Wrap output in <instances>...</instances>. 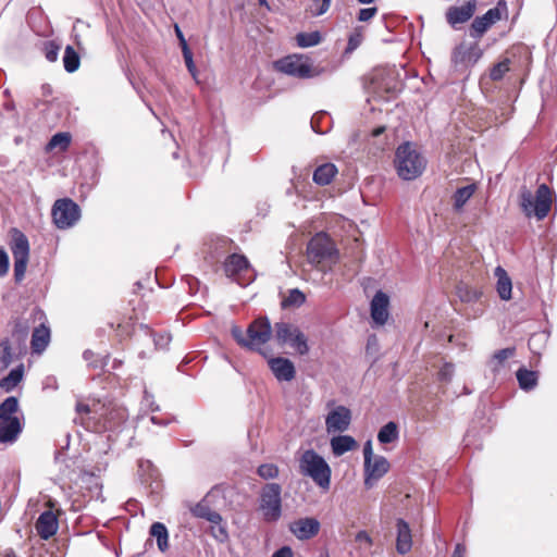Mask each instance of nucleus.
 <instances>
[{"label":"nucleus","mask_w":557,"mask_h":557,"mask_svg":"<svg viewBox=\"0 0 557 557\" xmlns=\"http://www.w3.org/2000/svg\"><path fill=\"white\" fill-rule=\"evenodd\" d=\"M508 8L505 0H499L496 7L490 9L482 16H478L473 20L470 28V36L473 38H481L484 33L495 23L500 21L503 17H507Z\"/></svg>","instance_id":"nucleus-9"},{"label":"nucleus","mask_w":557,"mask_h":557,"mask_svg":"<svg viewBox=\"0 0 557 557\" xmlns=\"http://www.w3.org/2000/svg\"><path fill=\"white\" fill-rule=\"evenodd\" d=\"M476 1L471 0L461 7H449L445 13L447 23L456 28L457 25L468 22L474 14Z\"/></svg>","instance_id":"nucleus-13"},{"label":"nucleus","mask_w":557,"mask_h":557,"mask_svg":"<svg viewBox=\"0 0 557 557\" xmlns=\"http://www.w3.org/2000/svg\"><path fill=\"white\" fill-rule=\"evenodd\" d=\"M81 64V58L72 46H66L63 55L64 70L69 73H73L78 70Z\"/></svg>","instance_id":"nucleus-34"},{"label":"nucleus","mask_w":557,"mask_h":557,"mask_svg":"<svg viewBox=\"0 0 557 557\" xmlns=\"http://www.w3.org/2000/svg\"><path fill=\"white\" fill-rule=\"evenodd\" d=\"M150 421L153 423V424H158V425H168L169 424V420H161L159 419L158 417L156 416H152L150 418Z\"/></svg>","instance_id":"nucleus-64"},{"label":"nucleus","mask_w":557,"mask_h":557,"mask_svg":"<svg viewBox=\"0 0 557 557\" xmlns=\"http://www.w3.org/2000/svg\"><path fill=\"white\" fill-rule=\"evenodd\" d=\"M60 49L61 46L53 40L46 41L42 46V52L49 62H55L58 60Z\"/></svg>","instance_id":"nucleus-40"},{"label":"nucleus","mask_w":557,"mask_h":557,"mask_svg":"<svg viewBox=\"0 0 557 557\" xmlns=\"http://www.w3.org/2000/svg\"><path fill=\"white\" fill-rule=\"evenodd\" d=\"M325 116H326V114H324V113H321L319 115L315 114V115L312 116V119H311V127H312V129L315 133H318V134H325L327 132V128L326 129H322L320 127V123H318L319 119H322V117H325Z\"/></svg>","instance_id":"nucleus-55"},{"label":"nucleus","mask_w":557,"mask_h":557,"mask_svg":"<svg viewBox=\"0 0 557 557\" xmlns=\"http://www.w3.org/2000/svg\"><path fill=\"white\" fill-rule=\"evenodd\" d=\"M355 541L357 543L364 544L367 547L372 545V539L367 531H359L355 536Z\"/></svg>","instance_id":"nucleus-54"},{"label":"nucleus","mask_w":557,"mask_h":557,"mask_svg":"<svg viewBox=\"0 0 557 557\" xmlns=\"http://www.w3.org/2000/svg\"><path fill=\"white\" fill-rule=\"evenodd\" d=\"M71 144L70 133H57L54 134L47 145L48 150L59 148L60 151H65Z\"/></svg>","instance_id":"nucleus-37"},{"label":"nucleus","mask_w":557,"mask_h":557,"mask_svg":"<svg viewBox=\"0 0 557 557\" xmlns=\"http://www.w3.org/2000/svg\"><path fill=\"white\" fill-rule=\"evenodd\" d=\"M274 337L278 345H288L301 356L309 352L308 339L295 324L288 322L275 323Z\"/></svg>","instance_id":"nucleus-7"},{"label":"nucleus","mask_w":557,"mask_h":557,"mask_svg":"<svg viewBox=\"0 0 557 557\" xmlns=\"http://www.w3.org/2000/svg\"><path fill=\"white\" fill-rule=\"evenodd\" d=\"M274 69L283 74L300 79L318 77L323 73V69L314 66L309 57L297 53L276 60Z\"/></svg>","instance_id":"nucleus-4"},{"label":"nucleus","mask_w":557,"mask_h":557,"mask_svg":"<svg viewBox=\"0 0 557 557\" xmlns=\"http://www.w3.org/2000/svg\"><path fill=\"white\" fill-rule=\"evenodd\" d=\"M301 474L309 476L322 490L327 491L331 485V468L325 459L313 449L304 451L299 459Z\"/></svg>","instance_id":"nucleus-3"},{"label":"nucleus","mask_w":557,"mask_h":557,"mask_svg":"<svg viewBox=\"0 0 557 557\" xmlns=\"http://www.w3.org/2000/svg\"><path fill=\"white\" fill-rule=\"evenodd\" d=\"M389 297L379 290L371 300V318L376 325H384L388 319Z\"/></svg>","instance_id":"nucleus-16"},{"label":"nucleus","mask_w":557,"mask_h":557,"mask_svg":"<svg viewBox=\"0 0 557 557\" xmlns=\"http://www.w3.org/2000/svg\"><path fill=\"white\" fill-rule=\"evenodd\" d=\"M104 418L103 428L111 429L115 425L113 422L116 420H123L124 419V411L123 410H107L104 413L101 414Z\"/></svg>","instance_id":"nucleus-45"},{"label":"nucleus","mask_w":557,"mask_h":557,"mask_svg":"<svg viewBox=\"0 0 557 557\" xmlns=\"http://www.w3.org/2000/svg\"><path fill=\"white\" fill-rule=\"evenodd\" d=\"M363 458H364V465L368 463L374 458L373 457V451H372V445H371V442L368 441L366 444H364V447H363Z\"/></svg>","instance_id":"nucleus-56"},{"label":"nucleus","mask_w":557,"mask_h":557,"mask_svg":"<svg viewBox=\"0 0 557 557\" xmlns=\"http://www.w3.org/2000/svg\"><path fill=\"white\" fill-rule=\"evenodd\" d=\"M307 258L313 265L335 263L339 251L334 240L324 232L317 233L307 245Z\"/></svg>","instance_id":"nucleus-5"},{"label":"nucleus","mask_w":557,"mask_h":557,"mask_svg":"<svg viewBox=\"0 0 557 557\" xmlns=\"http://www.w3.org/2000/svg\"><path fill=\"white\" fill-rule=\"evenodd\" d=\"M306 301L305 294L298 288L289 289L288 295L282 300V307L286 308H298Z\"/></svg>","instance_id":"nucleus-36"},{"label":"nucleus","mask_w":557,"mask_h":557,"mask_svg":"<svg viewBox=\"0 0 557 557\" xmlns=\"http://www.w3.org/2000/svg\"><path fill=\"white\" fill-rule=\"evenodd\" d=\"M76 411L82 414V413H90L91 412V409L88 405H85V404H77L76 405Z\"/></svg>","instance_id":"nucleus-63"},{"label":"nucleus","mask_w":557,"mask_h":557,"mask_svg":"<svg viewBox=\"0 0 557 557\" xmlns=\"http://www.w3.org/2000/svg\"><path fill=\"white\" fill-rule=\"evenodd\" d=\"M232 336L235 338V341L243 347L248 348V336L245 337L244 333L240 327L233 326L231 330Z\"/></svg>","instance_id":"nucleus-49"},{"label":"nucleus","mask_w":557,"mask_h":557,"mask_svg":"<svg viewBox=\"0 0 557 557\" xmlns=\"http://www.w3.org/2000/svg\"><path fill=\"white\" fill-rule=\"evenodd\" d=\"M13 335H18L21 338H25L27 336V326L16 323Z\"/></svg>","instance_id":"nucleus-60"},{"label":"nucleus","mask_w":557,"mask_h":557,"mask_svg":"<svg viewBox=\"0 0 557 557\" xmlns=\"http://www.w3.org/2000/svg\"><path fill=\"white\" fill-rule=\"evenodd\" d=\"M28 258L14 259V277L16 282L24 278Z\"/></svg>","instance_id":"nucleus-46"},{"label":"nucleus","mask_w":557,"mask_h":557,"mask_svg":"<svg viewBox=\"0 0 557 557\" xmlns=\"http://www.w3.org/2000/svg\"><path fill=\"white\" fill-rule=\"evenodd\" d=\"M465 555H466V546L461 543H458L455 546L451 557H465Z\"/></svg>","instance_id":"nucleus-61"},{"label":"nucleus","mask_w":557,"mask_h":557,"mask_svg":"<svg viewBox=\"0 0 557 557\" xmlns=\"http://www.w3.org/2000/svg\"><path fill=\"white\" fill-rule=\"evenodd\" d=\"M389 469L388 460L383 456H375L369 465H364V485L371 488L375 481L381 479Z\"/></svg>","instance_id":"nucleus-15"},{"label":"nucleus","mask_w":557,"mask_h":557,"mask_svg":"<svg viewBox=\"0 0 557 557\" xmlns=\"http://www.w3.org/2000/svg\"><path fill=\"white\" fill-rule=\"evenodd\" d=\"M282 486L267 483L260 492L259 509L267 522H275L282 516Z\"/></svg>","instance_id":"nucleus-6"},{"label":"nucleus","mask_w":557,"mask_h":557,"mask_svg":"<svg viewBox=\"0 0 557 557\" xmlns=\"http://www.w3.org/2000/svg\"><path fill=\"white\" fill-rule=\"evenodd\" d=\"M297 46L300 48H309L319 45L322 36L319 32L299 33L296 35Z\"/></svg>","instance_id":"nucleus-35"},{"label":"nucleus","mask_w":557,"mask_h":557,"mask_svg":"<svg viewBox=\"0 0 557 557\" xmlns=\"http://www.w3.org/2000/svg\"><path fill=\"white\" fill-rule=\"evenodd\" d=\"M426 166L425 158L411 143L401 144L395 153V168L404 181H412L422 175Z\"/></svg>","instance_id":"nucleus-1"},{"label":"nucleus","mask_w":557,"mask_h":557,"mask_svg":"<svg viewBox=\"0 0 557 557\" xmlns=\"http://www.w3.org/2000/svg\"><path fill=\"white\" fill-rule=\"evenodd\" d=\"M268 364L275 379L280 382H290L296 376L295 366L287 358L273 357L268 360Z\"/></svg>","instance_id":"nucleus-14"},{"label":"nucleus","mask_w":557,"mask_h":557,"mask_svg":"<svg viewBox=\"0 0 557 557\" xmlns=\"http://www.w3.org/2000/svg\"><path fill=\"white\" fill-rule=\"evenodd\" d=\"M11 250L14 259L29 257L28 239L18 230H13Z\"/></svg>","instance_id":"nucleus-22"},{"label":"nucleus","mask_w":557,"mask_h":557,"mask_svg":"<svg viewBox=\"0 0 557 557\" xmlns=\"http://www.w3.org/2000/svg\"><path fill=\"white\" fill-rule=\"evenodd\" d=\"M362 38L363 37L360 32H354L348 38L346 52H352L354 50H356L361 45Z\"/></svg>","instance_id":"nucleus-47"},{"label":"nucleus","mask_w":557,"mask_h":557,"mask_svg":"<svg viewBox=\"0 0 557 557\" xmlns=\"http://www.w3.org/2000/svg\"><path fill=\"white\" fill-rule=\"evenodd\" d=\"M350 422L351 411L345 406L335 407L325 417V426L329 434L347 431Z\"/></svg>","instance_id":"nucleus-12"},{"label":"nucleus","mask_w":557,"mask_h":557,"mask_svg":"<svg viewBox=\"0 0 557 557\" xmlns=\"http://www.w3.org/2000/svg\"><path fill=\"white\" fill-rule=\"evenodd\" d=\"M457 296L462 302H472L478 298V293L474 289H471L466 284H459L457 286Z\"/></svg>","instance_id":"nucleus-42"},{"label":"nucleus","mask_w":557,"mask_h":557,"mask_svg":"<svg viewBox=\"0 0 557 557\" xmlns=\"http://www.w3.org/2000/svg\"><path fill=\"white\" fill-rule=\"evenodd\" d=\"M222 522L223 520L219 521V523H211L212 525L210 529L211 535L220 543H224L225 541L228 540L226 527Z\"/></svg>","instance_id":"nucleus-44"},{"label":"nucleus","mask_w":557,"mask_h":557,"mask_svg":"<svg viewBox=\"0 0 557 557\" xmlns=\"http://www.w3.org/2000/svg\"><path fill=\"white\" fill-rule=\"evenodd\" d=\"M336 173L337 169L333 163H324L314 170L312 178L315 184L325 186L332 182Z\"/></svg>","instance_id":"nucleus-27"},{"label":"nucleus","mask_w":557,"mask_h":557,"mask_svg":"<svg viewBox=\"0 0 557 557\" xmlns=\"http://www.w3.org/2000/svg\"><path fill=\"white\" fill-rule=\"evenodd\" d=\"M454 374V366L451 363H445L438 372V376L442 381H450Z\"/></svg>","instance_id":"nucleus-51"},{"label":"nucleus","mask_w":557,"mask_h":557,"mask_svg":"<svg viewBox=\"0 0 557 557\" xmlns=\"http://www.w3.org/2000/svg\"><path fill=\"white\" fill-rule=\"evenodd\" d=\"M170 339V335H159L158 337L154 338V344L159 348H165L169 345Z\"/></svg>","instance_id":"nucleus-58"},{"label":"nucleus","mask_w":557,"mask_h":557,"mask_svg":"<svg viewBox=\"0 0 557 557\" xmlns=\"http://www.w3.org/2000/svg\"><path fill=\"white\" fill-rule=\"evenodd\" d=\"M175 34L180 40V45H181V48H182V52L186 51V49H189L187 42H186V39L181 30V28L175 25Z\"/></svg>","instance_id":"nucleus-59"},{"label":"nucleus","mask_w":557,"mask_h":557,"mask_svg":"<svg viewBox=\"0 0 557 557\" xmlns=\"http://www.w3.org/2000/svg\"><path fill=\"white\" fill-rule=\"evenodd\" d=\"M330 444H331L332 453L336 457H339V456L346 454L347 451L355 449L358 446L356 440L350 435L333 436L331 438Z\"/></svg>","instance_id":"nucleus-21"},{"label":"nucleus","mask_w":557,"mask_h":557,"mask_svg":"<svg viewBox=\"0 0 557 557\" xmlns=\"http://www.w3.org/2000/svg\"><path fill=\"white\" fill-rule=\"evenodd\" d=\"M51 213L55 226L60 230L72 227L81 218L78 205L69 198L57 200Z\"/></svg>","instance_id":"nucleus-8"},{"label":"nucleus","mask_w":557,"mask_h":557,"mask_svg":"<svg viewBox=\"0 0 557 557\" xmlns=\"http://www.w3.org/2000/svg\"><path fill=\"white\" fill-rule=\"evenodd\" d=\"M519 386L523 391H531L537 385V372L520 368L516 373Z\"/></svg>","instance_id":"nucleus-29"},{"label":"nucleus","mask_w":557,"mask_h":557,"mask_svg":"<svg viewBox=\"0 0 557 557\" xmlns=\"http://www.w3.org/2000/svg\"><path fill=\"white\" fill-rule=\"evenodd\" d=\"M95 354L91 350H85L83 354L84 359L88 361L91 367L97 368L98 364L92 360Z\"/></svg>","instance_id":"nucleus-62"},{"label":"nucleus","mask_w":557,"mask_h":557,"mask_svg":"<svg viewBox=\"0 0 557 557\" xmlns=\"http://www.w3.org/2000/svg\"><path fill=\"white\" fill-rule=\"evenodd\" d=\"M35 527L38 535L42 540H48L53 536L59 529L58 518L50 510L44 511L38 517Z\"/></svg>","instance_id":"nucleus-18"},{"label":"nucleus","mask_w":557,"mask_h":557,"mask_svg":"<svg viewBox=\"0 0 557 557\" xmlns=\"http://www.w3.org/2000/svg\"><path fill=\"white\" fill-rule=\"evenodd\" d=\"M509 70L510 60L506 58L491 69L490 77L492 81H500Z\"/></svg>","instance_id":"nucleus-39"},{"label":"nucleus","mask_w":557,"mask_h":557,"mask_svg":"<svg viewBox=\"0 0 557 557\" xmlns=\"http://www.w3.org/2000/svg\"><path fill=\"white\" fill-rule=\"evenodd\" d=\"M17 411V398L14 396L8 397L0 404V420L18 419L16 416H14Z\"/></svg>","instance_id":"nucleus-33"},{"label":"nucleus","mask_w":557,"mask_h":557,"mask_svg":"<svg viewBox=\"0 0 557 557\" xmlns=\"http://www.w3.org/2000/svg\"><path fill=\"white\" fill-rule=\"evenodd\" d=\"M396 527H397L396 549L399 554L405 555L412 547L411 531H410L409 524L403 519L397 520Z\"/></svg>","instance_id":"nucleus-19"},{"label":"nucleus","mask_w":557,"mask_h":557,"mask_svg":"<svg viewBox=\"0 0 557 557\" xmlns=\"http://www.w3.org/2000/svg\"><path fill=\"white\" fill-rule=\"evenodd\" d=\"M24 374L23 366L12 369L10 373L0 380V388L7 393L13 391L22 381Z\"/></svg>","instance_id":"nucleus-31"},{"label":"nucleus","mask_w":557,"mask_h":557,"mask_svg":"<svg viewBox=\"0 0 557 557\" xmlns=\"http://www.w3.org/2000/svg\"><path fill=\"white\" fill-rule=\"evenodd\" d=\"M21 432L20 419L0 420V443L14 442Z\"/></svg>","instance_id":"nucleus-20"},{"label":"nucleus","mask_w":557,"mask_h":557,"mask_svg":"<svg viewBox=\"0 0 557 557\" xmlns=\"http://www.w3.org/2000/svg\"><path fill=\"white\" fill-rule=\"evenodd\" d=\"M272 557H294L293 549L289 546H283L277 549Z\"/></svg>","instance_id":"nucleus-57"},{"label":"nucleus","mask_w":557,"mask_h":557,"mask_svg":"<svg viewBox=\"0 0 557 557\" xmlns=\"http://www.w3.org/2000/svg\"><path fill=\"white\" fill-rule=\"evenodd\" d=\"M475 190H476L475 184H470V185L458 188L451 197L454 211L461 212L465 205L474 195Z\"/></svg>","instance_id":"nucleus-26"},{"label":"nucleus","mask_w":557,"mask_h":557,"mask_svg":"<svg viewBox=\"0 0 557 557\" xmlns=\"http://www.w3.org/2000/svg\"><path fill=\"white\" fill-rule=\"evenodd\" d=\"M149 533L157 540V545L160 552L164 553L169 548V532L162 522H154L151 524Z\"/></svg>","instance_id":"nucleus-28"},{"label":"nucleus","mask_w":557,"mask_h":557,"mask_svg":"<svg viewBox=\"0 0 557 557\" xmlns=\"http://www.w3.org/2000/svg\"><path fill=\"white\" fill-rule=\"evenodd\" d=\"M497 277V293L502 300H509L511 298L512 283L507 272L502 268L495 269Z\"/></svg>","instance_id":"nucleus-25"},{"label":"nucleus","mask_w":557,"mask_h":557,"mask_svg":"<svg viewBox=\"0 0 557 557\" xmlns=\"http://www.w3.org/2000/svg\"><path fill=\"white\" fill-rule=\"evenodd\" d=\"M249 262L245 256L233 253L228 256L224 262V271L227 276H233L246 271Z\"/></svg>","instance_id":"nucleus-24"},{"label":"nucleus","mask_w":557,"mask_h":557,"mask_svg":"<svg viewBox=\"0 0 557 557\" xmlns=\"http://www.w3.org/2000/svg\"><path fill=\"white\" fill-rule=\"evenodd\" d=\"M483 51L478 44L461 42L451 53V63L456 70L468 69L474 65L482 57Z\"/></svg>","instance_id":"nucleus-11"},{"label":"nucleus","mask_w":557,"mask_h":557,"mask_svg":"<svg viewBox=\"0 0 557 557\" xmlns=\"http://www.w3.org/2000/svg\"><path fill=\"white\" fill-rule=\"evenodd\" d=\"M290 532L298 540H309L320 531V522L315 518H301L290 524Z\"/></svg>","instance_id":"nucleus-17"},{"label":"nucleus","mask_w":557,"mask_h":557,"mask_svg":"<svg viewBox=\"0 0 557 557\" xmlns=\"http://www.w3.org/2000/svg\"><path fill=\"white\" fill-rule=\"evenodd\" d=\"M553 193L546 184H541L535 195L525 187L520 190V206L528 216H535L539 221L545 219L550 210Z\"/></svg>","instance_id":"nucleus-2"},{"label":"nucleus","mask_w":557,"mask_h":557,"mask_svg":"<svg viewBox=\"0 0 557 557\" xmlns=\"http://www.w3.org/2000/svg\"><path fill=\"white\" fill-rule=\"evenodd\" d=\"M515 351L513 347H507L496 351L492 359L493 371H498V369L504 366V362L515 355Z\"/></svg>","instance_id":"nucleus-38"},{"label":"nucleus","mask_w":557,"mask_h":557,"mask_svg":"<svg viewBox=\"0 0 557 557\" xmlns=\"http://www.w3.org/2000/svg\"><path fill=\"white\" fill-rule=\"evenodd\" d=\"M272 332L274 327L267 317L256 319L247 329L248 349L260 351V347L270 341Z\"/></svg>","instance_id":"nucleus-10"},{"label":"nucleus","mask_w":557,"mask_h":557,"mask_svg":"<svg viewBox=\"0 0 557 557\" xmlns=\"http://www.w3.org/2000/svg\"><path fill=\"white\" fill-rule=\"evenodd\" d=\"M1 355H0V368H8L12 362L11 345L9 339H3L0 343Z\"/></svg>","instance_id":"nucleus-43"},{"label":"nucleus","mask_w":557,"mask_h":557,"mask_svg":"<svg viewBox=\"0 0 557 557\" xmlns=\"http://www.w3.org/2000/svg\"><path fill=\"white\" fill-rule=\"evenodd\" d=\"M9 269V257L8 253L0 248V276L7 274Z\"/></svg>","instance_id":"nucleus-53"},{"label":"nucleus","mask_w":557,"mask_h":557,"mask_svg":"<svg viewBox=\"0 0 557 557\" xmlns=\"http://www.w3.org/2000/svg\"><path fill=\"white\" fill-rule=\"evenodd\" d=\"M398 426L395 422L389 421L383 425L377 433V441L381 444H389L398 438Z\"/></svg>","instance_id":"nucleus-32"},{"label":"nucleus","mask_w":557,"mask_h":557,"mask_svg":"<svg viewBox=\"0 0 557 557\" xmlns=\"http://www.w3.org/2000/svg\"><path fill=\"white\" fill-rule=\"evenodd\" d=\"M183 57L188 72L191 74L194 78H196L198 72L194 63L193 53L190 49H186V51L183 52Z\"/></svg>","instance_id":"nucleus-48"},{"label":"nucleus","mask_w":557,"mask_h":557,"mask_svg":"<svg viewBox=\"0 0 557 557\" xmlns=\"http://www.w3.org/2000/svg\"><path fill=\"white\" fill-rule=\"evenodd\" d=\"M278 468L274 463H263L257 469V473L263 480H272L278 476Z\"/></svg>","instance_id":"nucleus-41"},{"label":"nucleus","mask_w":557,"mask_h":557,"mask_svg":"<svg viewBox=\"0 0 557 557\" xmlns=\"http://www.w3.org/2000/svg\"><path fill=\"white\" fill-rule=\"evenodd\" d=\"M50 342V330L45 324L35 327L32 335V349L34 352H42Z\"/></svg>","instance_id":"nucleus-23"},{"label":"nucleus","mask_w":557,"mask_h":557,"mask_svg":"<svg viewBox=\"0 0 557 557\" xmlns=\"http://www.w3.org/2000/svg\"><path fill=\"white\" fill-rule=\"evenodd\" d=\"M331 5V0H322V3L320 5H317L315 8H311V13L313 16H320L324 14Z\"/></svg>","instance_id":"nucleus-52"},{"label":"nucleus","mask_w":557,"mask_h":557,"mask_svg":"<svg viewBox=\"0 0 557 557\" xmlns=\"http://www.w3.org/2000/svg\"><path fill=\"white\" fill-rule=\"evenodd\" d=\"M376 13H377V8H375V7L361 9L358 13V20L360 22H368L371 18H373L376 15Z\"/></svg>","instance_id":"nucleus-50"},{"label":"nucleus","mask_w":557,"mask_h":557,"mask_svg":"<svg viewBox=\"0 0 557 557\" xmlns=\"http://www.w3.org/2000/svg\"><path fill=\"white\" fill-rule=\"evenodd\" d=\"M191 513L197 517L209 521L210 523H219L222 521V516L212 510L207 504L198 503L191 508Z\"/></svg>","instance_id":"nucleus-30"}]
</instances>
